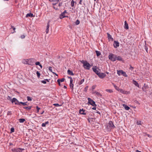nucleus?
Returning a JSON list of instances; mask_svg holds the SVG:
<instances>
[{
    "mask_svg": "<svg viewBox=\"0 0 152 152\" xmlns=\"http://www.w3.org/2000/svg\"><path fill=\"white\" fill-rule=\"evenodd\" d=\"M75 3V1L73 0H72L71 1V5L72 7H73L74 6Z\"/></svg>",
    "mask_w": 152,
    "mask_h": 152,
    "instance_id": "33",
    "label": "nucleus"
},
{
    "mask_svg": "<svg viewBox=\"0 0 152 152\" xmlns=\"http://www.w3.org/2000/svg\"><path fill=\"white\" fill-rule=\"evenodd\" d=\"M72 82H73V80L72 79L70 80L69 86H70V88H72V90H73L74 85L73 84Z\"/></svg>",
    "mask_w": 152,
    "mask_h": 152,
    "instance_id": "14",
    "label": "nucleus"
},
{
    "mask_svg": "<svg viewBox=\"0 0 152 152\" xmlns=\"http://www.w3.org/2000/svg\"><path fill=\"white\" fill-rule=\"evenodd\" d=\"M36 108L37 110V113H38L39 112V110L40 109V108L38 106H37L36 107Z\"/></svg>",
    "mask_w": 152,
    "mask_h": 152,
    "instance_id": "48",
    "label": "nucleus"
},
{
    "mask_svg": "<svg viewBox=\"0 0 152 152\" xmlns=\"http://www.w3.org/2000/svg\"><path fill=\"white\" fill-rule=\"evenodd\" d=\"M59 0H51L50 1L53 2L52 3L53 5L54 6L56 5L59 1Z\"/></svg>",
    "mask_w": 152,
    "mask_h": 152,
    "instance_id": "13",
    "label": "nucleus"
},
{
    "mask_svg": "<svg viewBox=\"0 0 152 152\" xmlns=\"http://www.w3.org/2000/svg\"><path fill=\"white\" fill-rule=\"evenodd\" d=\"M93 71L95 72V73L97 75H98L99 73V72L96 69V68L93 67L92 68Z\"/></svg>",
    "mask_w": 152,
    "mask_h": 152,
    "instance_id": "16",
    "label": "nucleus"
},
{
    "mask_svg": "<svg viewBox=\"0 0 152 152\" xmlns=\"http://www.w3.org/2000/svg\"><path fill=\"white\" fill-rule=\"evenodd\" d=\"M12 103H15V104L19 105V101L15 98H13L12 100Z\"/></svg>",
    "mask_w": 152,
    "mask_h": 152,
    "instance_id": "7",
    "label": "nucleus"
},
{
    "mask_svg": "<svg viewBox=\"0 0 152 152\" xmlns=\"http://www.w3.org/2000/svg\"><path fill=\"white\" fill-rule=\"evenodd\" d=\"M117 74H118V76H120L121 75H122L125 77H128V75L126 74V72H124L122 70H117Z\"/></svg>",
    "mask_w": 152,
    "mask_h": 152,
    "instance_id": "3",
    "label": "nucleus"
},
{
    "mask_svg": "<svg viewBox=\"0 0 152 152\" xmlns=\"http://www.w3.org/2000/svg\"><path fill=\"white\" fill-rule=\"evenodd\" d=\"M129 93H130L129 91H124V94H129Z\"/></svg>",
    "mask_w": 152,
    "mask_h": 152,
    "instance_id": "39",
    "label": "nucleus"
},
{
    "mask_svg": "<svg viewBox=\"0 0 152 152\" xmlns=\"http://www.w3.org/2000/svg\"><path fill=\"white\" fill-rule=\"evenodd\" d=\"M133 83L136 86H137L138 87H139V85L137 82L134 80H133Z\"/></svg>",
    "mask_w": 152,
    "mask_h": 152,
    "instance_id": "21",
    "label": "nucleus"
},
{
    "mask_svg": "<svg viewBox=\"0 0 152 152\" xmlns=\"http://www.w3.org/2000/svg\"><path fill=\"white\" fill-rule=\"evenodd\" d=\"M40 63L39 62H36L35 64L37 65H40Z\"/></svg>",
    "mask_w": 152,
    "mask_h": 152,
    "instance_id": "54",
    "label": "nucleus"
},
{
    "mask_svg": "<svg viewBox=\"0 0 152 152\" xmlns=\"http://www.w3.org/2000/svg\"><path fill=\"white\" fill-rule=\"evenodd\" d=\"M113 45L115 48H117L119 45V42L118 41H114Z\"/></svg>",
    "mask_w": 152,
    "mask_h": 152,
    "instance_id": "8",
    "label": "nucleus"
},
{
    "mask_svg": "<svg viewBox=\"0 0 152 152\" xmlns=\"http://www.w3.org/2000/svg\"><path fill=\"white\" fill-rule=\"evenodd\" d=\"M7 99L8 100H9L12 102V99L11 97L10 96H8Z\"/></svg>",
    "mask_w": 152,
    "mask_h": 152,
    "instance_id": "42",
    "label": "nucleus"
},
{
    "mask_svg": "<svg viewBox=\"0 0 152 152\" xmlns=\"http://www.w3.org/2000/svg\"><path fill=\"white\" fill-rule=\"evenodd\" d=\"M106 91L108 92L112 93L113 92V91L111 89H106Z\"/></svg>",
    "mask_w": 152,
    "mask_h": 152,
    "instance_id": "41",
    "label": "nucleus"
},
{
    "mask_svg": "<svg viewBox=\"0 0 152 152\" xmlns=\"http://www.w3.org/2000/svg\"><path fill=\"white\" fill-rule=\"evenodd\" d=\"M122 105L124 107L125 109L126 110H128L130 109V107L125 104H122Z\"/></svg>",
    "mask_w": 152,
    "mask_h": 152,
    "instance_id": "20",
    "label": "nucleus"
},
{
    "mask_svg": "<svg viewBox=\"0 0 152 152\" xmlns=\"http://www.w3.org/2000/svg\"><path fill=\"white\" fill-rule=\"evenodd\" d=\"M50 24L49 22H48L47 23V25L46 27V32L47 34L48 33L49 31V28Z\"/></svg>",
    "mask_w": 152,
    "mask_h": 152,
    "instance_id": "19",
    "label": "nucleus"
},
{
    "mask_svg": "<svg viewBox=\"0 0 152 152\" xmlns=\"http://www.w3.org/2000/svg\"><path fill=\"white\" fill-rule=\"evenodd\" d=\"M32 60L31 59H29L28 63H29L30 64H28V65H33L34 64V63L32 62Z\"/></svg>",
    "mask_w": 152,
    "mask_h": 152,
    "instance_id": "26",
    "label": "nucleus"
},
{
    "mask_svg": "<svg viewBox=\"0 0 152 152\" xmlns=\"http://www.w3.org/2000/svg\"><path fill=\"white\" fill-rule=\"evenodd\" d=\"M88 88V86H86L84 88V91L85 92H86L87 91Z\"/></svg>",
    "mask_w": 152,
    "mask_h": 152,
    "instance_id": "36",
    "label": "nucleus"
},
{
    "mask_svg": "<svg viewBox=\"0 0 152 152\" xmlns=\"http://www.w3.org/2000/svg\"><path fill=\"white\" fill-rule=\"evenodd\" d=\"M53 8L55 9L56 10H58V9L57 8H56L55 7H53Z\"/></svg>",
    "mask_w": 152,
    "mask_h": 152,
    "instance_id": "63",
    "label": "nucleus"
},
{
    "mask_svg": "<svg viewBox=\"0 0 152 152\" xmlns=\"http://www.w3.org/2000/svg\"><path fill=\"white\" fill-rule=\"evenodd\" d=\"M108 126H109L110 129H113L115 127L112 121H109L108 123Z\"/></svg>",
    "mask_w": 152,
    "mask_h": 152,
    "instance_id": "6",
    "label": "nucleus"
},
{
    "mask_svg": "<svg viewBox=\"0 0 152 152\" xmlns=\"http://www.w3.org/2000/svg\"><path fill=\"white\" fill-rule=\"evenodd\" d=\"M80 21L78 20H77L75 22V24L76 25H78L79 24Z\"/></svg>",
    "mask_w": 152,
    "mask_h": 152,
    "instance_id": "38",
    "label": "nucleus"
},
{
    "mask_svg": "<svg viewBox=\"0 0 152 152\" xmlns=\"http://www.w3.org/2000/svg\"><path fill=\"white\" fill-rule=\"evenodd\" d=\"M27 98L28 101H31L32 100V98L29 96H27Z\"/></svg>",
    "mask_w": 152,
    "mask_h": 152,
    "instance_id": "35",
    "label": "nucleus"
},
{
    "mask_svg": "<svg viewBox=\"0 0 152 152\" xmlns=\"http://www.w3.org/2000/svg\"><path fill=\"white\" fill-rule=\"evenodd\" d=\"M41 82L44 84H46V81L45 80H44L41 81Z\"/></svg>",
    "mask_w": 152,
    "mask_h": 152,
    "instance_id": "53",
    "label": "nucleus"
},
{
    "mask_svg": "<svg viewBox=\"0 0 152 152\" xmlns=\"http://www.w3.org/2000/svg\"><path fill=\"white\" fill-rule=\"evenodd\" d=\"M116 60L118 61H122V58L120 56H116Z\"/></svg>",
    "mask_w": 152,
    "mask_h": 152,
    "instance_id": "30",
    "label": "nucleus"
},
{
    "mask_svg": "<svg viewBox=\"0 0 152 152\" xmlns=\"http://www.w3.org/2000/svg\"><path fill=\"white\" fill-rule=\"evenodd\" d=\"M62 2L60 3L59 4L58 6L60 7L62 5Z\"/></svg>",
    "mask_w": 152,
    "mask_h": 152,
    "instance_id": "56",
    "label": "nucleus"
},
{
    "mask_svg": "<svg viewBox=\"0 0 152 152\" xmlns=\"http://www.w3.org/2000/svg\"><path fill=\"white\" fill-rule=\"evenodd\" d=\"M24 148H13L11 150L12 152H22L24 150Z\"/></svg>",
    "mask_w": 152,
    "mask_h": 152,
    "instance_id": "4",
    "label": "nucleus"
},
{
    "mask_svg": "<svg viewBox=\"0 0 152 152\" xmlns=\"http://www.w3.org/2000/svg\"><path fill=\"white\" fill-rule=\"evenodd\" d=\"M95 52L96 53V56L97 57L99 56L101 54V52L99 51H97V50H96L95 51Z\"/></svg>",
    "mask_w": 152,
    "mask_h": 152,
    "instance_id": "29",
    "label": "nucleus"
},
{
    "mask_svg": "<svg viewBox=\"0 0 152 152\" xmlns=\"http://www.w3.org/2000/svg\"><path fill=\"white\" fill-rule=\"evenodd\" d=\"M85 110H84L83 109H80L79 111V113L81 114L85 115L86 113H85Z\"/></svg>",
    "mask_w": 152,
    "mask_h": 152,
    "instance_id": "11",
    "label": "nucleus"
},
{
    "mask_svg": "<svg viewBox=\"0 0 152 152\" xmlns=\"http://www.w3.org/2000/svg\"><path fill=\"white\" fill-rule=\"evenodd\" d=\"M147 136H148V137H151V135H150L149 134H146Z\"/></svg>",
    "mask_w": 152,
    "mask_h": 152,
    "instance_id": "60",
    "label": "nucleus"
},
{
    "mask_svg": "<svg viewBox=\"0 0 152 152\" xmlns=\"http://www.w3.org/2000/svg\"><path fill=\"white\" fill-rule=\"evenodd\" d=\"M133 69V67H132V66L130 65V70H132Z\"/></svg>",
    "mask_w": 152,
    "mask_h": 152,
    "instance_id": "57",
    "label": "nucleus"
},
{
    "mask_svg": "<svg viewBox=\"0 0 152 152\" xmlns=\"http://www.w3.org/2000/svg\"><path fill=\"white\" fill-rule=\"evenodd\" d=\"M32 108L31 106H29L28 107H23V108L24 109H26V110H29L31 109Z\"/></svg>",
    "mask_w": 152,
    "mask_h": 152,
    "instance_id": "25",
    "label": "nucleus"
},
{
    "mask_svg": "<svg viewBox=\"0 0 152 152\" xmlns=\"http://www.w3.org/2000/svg\"><path fill=\"white\" fill-rule=\"evenodd\" d=\"M67 73L68 74L70 75H74L73 72L69 69L67 71Z\"/></svg>",
    "mask_w": 152,
    "mask_h": 152,
    "instance_id": "23",
    "label": "nucleus"
},
{
    "mask_svg": "<svg viewBox=\"0 0 152 152\" xmlns=\"http://www.w3.org/2000/svg\"><path fill=\"white\" fill-rule=\"evenodd\" d=\"M119 91L121 93L124 94V91L122 89H120Z\"/></svg>",
    "mask_w": 152,
    "mask_h": 152,
    "instance_id": "45",
    "label": "nucleus"
},
{
    "mask_svg": "<svg viewBox=\"0 0 152 152\" xmlns=\"http://www.w3.org/2000/svg\"><path fill=\"white\" fill-rule=\"evenodd\" d=\"M136 152H142L141 151H139V150H137L136 151Z\"/></svg>",
    "mask_w": 152,
    "mask_h": 152,
    "instance_id": "64",
    "label": "nucleus"
},
{
    "mask_svg": "<svg viewBox=\"0 0 152 152\" xmlns=\"http://www.w3.org/2000/svg\"><path fill=\"white\" fill-rule=\"evenodd\" d=\"M12 115V112L11 111H8L7 112V115Z\"/></svg>",
    "mask_w": 152,
    "mask_h": 152,
    "instance_id": "40",
    "label": "nucleus"
},
{
    "mask_svg": "<svg viewBox=\"0 0 152 152\" xmlns=\"http://www.w3.org/2000/svg\"><path fill=\"white\" fill-rule=\"evenodd\" d=\"M53 105L56 107H59L61 106V105H59L58 104V103L54 104Z\"/></svg>",
    "mask_w": 152,
    "mask_h": 152,
    "instance_id": "37",
    "label": "nucleus"
},
{
    "mask_svg": "<svg viewBox=\"0 0 152 152\" xmlns=\"http://www.w3.org/2000/svg\"><path fill=\"white\" fill-rule=\"evenodd\" d=\"M124 28L126 29H129L128 24L126 21H125L124 22Z\"/></svg>",
    "mask_w": 152,
    "mask_h": 152,
    "instance_id": "17",
    "label": "nucleus"
},
{
    "mask_svg": "<svg viewBox=\"0 0 152 152\" xmlns=\"http://www.w3.org/2000/svg\"><path fill=\"white\" fill-rule=\"evenodd\" d=\"M57 81L59 85L60 86L61 85V84H60L61 82L60 81L59 79H58L57 80Z\"/></svg>",
    "mask_w": 152,
    "mask_h": 152,
    "instance_id": "52",
    "label": "nucleus"
},
{
    "mask_svg": "<svg viewBox=\"0 0 152 152\" xmlns=\"http://www.w3.org/2000/svg\"><path fill=\"white\" fill-rule=\"evenodd\" d=\"M59 80L61 82H63L64 81L65 79L64 78H62L61 79H59Z\"/></svg>",
    "mask_w": 152,
    "mask_h": 152,
    "instance_id": "51",
    "label": "nucleus"
},
{
    "mask_svg": "<svg viewBox=\"0 0 152 152\" xmlns=\"http://www.w3.org/2000/svg\"><path fill=\"white\" fill-rule=\"evenodd\" d=\"M33 15L32 13H30L27 14L26 15V17L27 18L28 17H33Z\"/></svg>",
    "mask_w": 152,
    "mask_h": 152,
    "instance_id": "22",
    "label": "nucleus"
},
{
    "mask_svg": "<svg viewBox=\"0 0 152 152\" xmlns=\"http://www.w3.org/2000/svg\"><path fill=\"white\" fill-rule=\"evenodd\" d=\"M108 58L111 61H116V55L112 53H110Z\"/></svg>",
    "mask_w": 152,
    "mask_h": 152,
    "instance_id": "2",
    "label": "nucleus"
},
{
    "mask_svg": "<svg viewBox=\"0 0 152 152\" xmlns=\"http://www.w3.org/2000/svg\"><path fill=\"white\" fill-rule=\"evenodd\" d=\"M113 86L114 87L115 89L116 90L119 91L120 90V89L117 86H116V85H115L114 83H113Z\"/></svg>",
    "mask_w": 152,
    "mask_h": 152,
    "instance_id": "28",
    "label": "nucleus"
},
{
    "mask_svg": "<svg viewBox=\"0 0 152 152\" xmlns=\"http://www.w3.org/2000/svg\"><path fill=\"white\" fill-rule=\"evenodd\" d=\"M84 79H83L81 80L80 82L78 83L79 85H80L82 84L84 82Z\"/></svg>",
    "mask_w": 152,
    "mask_h": 152,
    "instance_id": "34",
    "label": "nucleus"
},
{
    "mask_svg": "<svg viewBox=\"0 0 152 152\" xmlns=\"http://www.w3.org/2000/svg\"><path fill=\"white\" fill-rule=\"evenodd\" d=\"M144 42H145V45H144L145 49V50L146 52L147 53H148V47L147 45L146 41H145Z\"/></svg>",
    "mask_w": 152,
    "mask_h": 152,
    "instance_id": "24",
    "label": "nucleus"
},
{
    "mask_svg": "<svg viewBox=\"0 0 152 152\" xmlns=\"http://www.w3.org/2000/svg\"><path fill=\"white\" fill-rule=\"evenodd\" d=\"M51 68H52V67H50L49 68V70H50V71H51V70H52V69H51Z\"/></svg>",
    "mask_w": 152,
    "mask_h": 152,
    "instance_id": "62",
    "label": "nucleus"
},
{
    "mask_svg": "<svg viewBox=\"0 0 152 152\" xmlns=\"http://www.w3.org/2000/svg\"><path fill=\"white\" fill-rule=\"evenodd\" d=\"M107 38L108 39L109 41H113V38L112 37V36L110 35L108 33H107Z\"/></svg>",
    "mask_w": 152,
    "mask_h": 152,
    "instance_id": "10",
    "label": "nucleus"
},
{
    "mask_svg": "<svg viewBox=\"0 0 152 152\" xmlns=\"http://www.w3.org/2000/svg\"><path fill=\"white\" fill-rule=\"evenodd\" d=\"M29 59H24L22 60V63L26 64H30L29 63H28Z\"/></svg>",
    "mask_w": 152,
    "mask_h": 152,
    "instance_id": "12",
    "label": "nucleus"
},
{
    "mask_svg": "<svg viewBox=\"0 0 152 152\" xmlns=\"http://www.w3.org/2000/svg\"><path fill=\"white\" fill-rule=\"evenodd\" d=\"M11 28H13V30L14 31L13 32H12V33H13L15 32V27H14L13 26H11Z\"/></svg>",
    "mask_w": 152,
    "mask_h": 152,
    "instance_id": "44",
    "label": "nucleus"
},
{
    "mask_svg": "<svg viewBox=\"0 0 152 152\" xmlns=\"http://www.w3.org/2000/svg\"><path fill=\"white\" fill-rule=\"evenodd\" d=\"M106 74L103 73H99L98 75V76L100 78H104L106 76Z\"/></svg>",
    "mask_w": 152,
    "mask_h": 152,
    "instance_id": "9",
    "label": "nucleus"
},
{
    "mask_svg": "<svg viewBox=\"0 0 152 152\" xmlns=\"http://www.w3.org/2000/svg\"><path fill=\"white\" fill-rule=\"evenodd\" d=\"M93 93L95 94L96 95L99 96H102V94L99 92H97L96 91H95L94 92H93Z\"/></svg>",
    "mask_w": 152,
    "mask_h": 152,
    "instance_id": "18",
    "label": "nucleus"
},
{
    "mask_svg": "<svg viewBox=\"0 0 152 152\" xmlns=\"http://www.w3.org/2000/svg\"><path fill=\"white\" fill-rule=\"evenodd\" d=\"M15 130L14 128H12L11 129V132H14Z\"/></svg>",
    "mask_w": 152,
    "mask_h": 152,
    "instance_id": "50",
    "label": "nucleus"
},
{
    "mask_svg": "<svg viewBox=\"0 0 152 152\" xmlns=\"http://www.w3.org/2000/svg\"><path fill=\"white\" fill-rule=\"evenodd\" d=\"M50 79H45V80L46 81H47V82H49V80H50Z\"/></svg>",
    "mask_w": 152,
    "mask_h": 152,
    "instance_id": "58",
    "label": "nucleus"
},
{
    "mask_svg": "<svg viewBox=\"0 0 152 152\" xmlns=\"http://www.w3.org/2000/svg\"><path fill=\"white\" fill-rule=\"evenodd\" d=\"M64 13V14H65V13H67V12H66V10H65L63 12Z\"/></svg>",
    "mask_w": 152,
    "mask_h": 152,
    "instance_id": "61",
    "label": "nucleus"
},
{
    "mask_svg": "<svg viewBox=\"0 0 152 152\" xmlns=\"http://www.w3.org/2000/svg\"><path fill=\"white\" fill-rule=\"evenodd\" d=\"M19 120V122L21 123H23L25 121V120L24 118L20 119Z\"/></svg>",
    "mask_w": 152,
    "mask_h": 152,
    "instance_id": "32",
    "label": "nucleus"
},
{
    "mask_svg": "<svg viewBox=\"0 0 152 152\" xmlns=\"http://www.w3.org/2000/svg\"><path fill=\"white\" fill-rule=\"evenodd\" d=\"M67 17L65 15V14L63 13V12H62L61 14L59 15V18L61 19H62L65 17Z\"/></svg>",
    "mask_w": 152,
    "mask_h": 152,
    "instance_id": "15",
    "label": "nucleus"
},
{
    "mask_svg": "<svg viewBox=\"0 0 152 152\" xmlns=\"http://www.w3.org/2000/svg\"><path fill=\"white\" fill-rule=\"evenodd\" d=\"M96 107H94L92 108V109L93 110H96Z\"/></svg>",
    "mask_w": 152,
    "mask_h": 152,
    "instance_id": "59",
    "label": "nucleus"
},
{
    "mask_svg": "<svg viewBox=\"0 0 152 152\" xmlns=\"http://www.w3.org/2000/svg\"><path fill=\"white\" fill-rule=\"evenodd\" d=\"M137 125H141V121H137Z\"/></svg>",
    "mask_w": 152,
    "mask_h": 152,
    "instance_id": "49",
    "label": "nucleus"
},
{
    "mask_svg": "<svg viewBox=\"0 0 152 152\" xmlns=\"http://www.w3.org/2000/svg\"><path fill=\"white\" fill-rule=\"evenodd\" d=\"M82 0H80V1L79 2V4L82 5L83 4L84 5H85V4L84 3H83V4H82Z\"/></svg>",
    "mask_w": 152,
    "mask_h": 152,
    "instance_id": "46",
    "label": "nucleus"
},
{
    "mask_svg": "<svg viewBox=\"0 0 152 152\" xmlns=\"http://www.w3.org/2000/svg\"><path fill=\"white\" fill-rule=\"evenodd\" d=\"M88 104H90L94 107H96V104L95 102L90 98H88Z\"/></svg>",
    "mask_w": 152,
    "mask_h": 152,
    "instance_id": "5",
    "label": "nucleus"
},
{
    "mask_svg": "<svg viewBox=\"0 0 152 152\" xmlns=\"http://www.w3.org/2000/svg\"><path fill=\"white\" fill-rule=\"evenodd\" d=\"M81 63L83 64V66L86 69L89 70L91 66L90 64L86 61H80Z\"/></svg>",
    "mask_w": 152,
    "mask_h": 152,
    "instance_id": "1",
    "label": "nucleus"
},
{
    "mask_svg": "<svg viewBox=\"0 0 152 152\" xmlns=\"http://www.w3.org/2000/svg\"><path fill=\"white\" fill-rule=\"evenodd\" d=\"M27 102H19L20 105H20L21 104H22L23 106L27 105Z\"/></svg>",
    "mask_w": 152,
    "mask_h": 152,
    "instance_id": "27",
    "label": "nucleus"
},
{
    "mask_svg": "<svg viewBox=\"0 0 152 152\" xmlns=\"http://www.w3.org/2000/svg\"><path fill=\"white\" fill-rule=\"evenodd\" d=\"M25 37V36L24 35H22L21 36H20V38H21V39H24V38Z\"/></svg>",
    "mask_w": 152,
    "mask_h": 152,
    "instance_id": "55",
    "label": "nucleus"
},
{
    "mask_svg": "<svg viewBox=\"0 0 152 152\" xmlns=\"http://www.w3.org/2000/svg\"><path fill=\"white\" fill-rule=\"evenodd\" d=\"M49 124L48 121H47L46 122H45V123H42V127H45L46 126V125L47 124Z\"/></svg>",
    "mask_w": 152,
    "mask_h": 152,
    "instance_id": "31",
    "label": "nucleus"
},
{
    "mask_svg": "<svg viewBox=\"0 0 152 152\" xmlns=\"http://www.w3.org/2000/svg\"><path fill=\"white\" fill-rule=\"evenodd\" d=\"M36 74L37 77H39L40 76V73L38 71H37L36 72Z\"/></svg>",
    "mask_w": 152,
    "mask_h": 152,
    "instance_id": "43",
    "label": "nucleus"
},
{
    "mask_svg": "<svg viewBox=\"0 0 152 152\" xmlns=\"http://www.w3.org/2000/svg\"><path fill=\"white\" fill-rule=\"evenodd\" d=\"M96 87V85H94L92 87V89L93 90H94L95 88Z\"/></svg>",
    "mask_w": 152,
    "mask_h": 152,
    "instance_id": "47",
    "label": "nucleus"
}]
</instances>
